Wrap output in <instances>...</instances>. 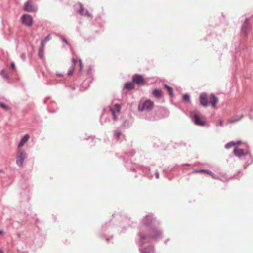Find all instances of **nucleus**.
I'll return each mask as SVG.
<instances>
[{
    "mask_svg": "<svg viewBox=\"0 0 253 253\" xmlns=\"http://www.w3.org/2000/svg\"><path fill=\"white\" fill-rule=\"evenodd\" d=\"M27 154L23 149L17 148L16 155V164L22 167L24 160L27 158Z\"/></svg>",
    "mask_w": 253,
    "mask_h": 253,
    "instance_id": "f257e3e1",
    "label": "nucleus"
},
{
    "mask_svg": "<svg viewBox=\"0 0 253 253\" xmlns=\"http://www.w3.org/2000/svg\"><path fill=\"white\" fill-rule=\"evenodd\" d=\"M154 106L153 102L151 101L150 100H147L145 101L144 103L140 104L138 106V109L140 111H144L147 110L149 111L151 110Z\"/></svg>",
    "mask_w": 253,
    "mask_h": 253,
    "instance_id": "f03ea898",
    "label": "nucleus"
},
{
    "mask_svg": "<svg viewBox=\"0 0 253 253\" xmlns=\"http://www.w3.org/2000/svg\"><path fill=\"white\" fill-rule=\"evenodd\" d=\"M121 110V106L118 104H116L113 107L110 108V110L113 115V119L116 121L118 119L117 114H119Z\"/></svg>",
    "mask_w": 253,
    "mask_h": 253,
    "instance_id": "7ed1b4c3",
    "label": "nucleus"
},
{
    "mask_svg": "<svg viewBox=\"0 0 253 253\" xmlns=\"http://www.w3.org/2000/svg\"><path fill=\"white\" fill-rule=\"evenodd\" d=\"M133 82L139 85H142L145 84L144 78L142 75L135 74L132 77Z\"/></svg>",
    "mask_w": 253,
    "mask_h": 253,
    "instance_id": "20e7f679",
    "label": "nucleus"
},
{
    "mask_svg": "<svg viewBox=\"0 0 253 253\" xmlns=\"http://www.w3.org/2000/svg\"><path fill=\"white\" fill-rule=\"evenodd\" d=\"M24 10L25 11L32 12L36 10V7L31 0H28L24 5Z\"/></svg>",
    "mask_w": 253,
    "mask_h": 253,
    "instance_id": "39448f33",
    "label": "nucleus"
},
{
    "mask_svg": "<svg viewBox=\"0 0 253 253\" xmlns=\"http://www.w3.org/2000/svg\"><path fill=\"white\" fill-rule=\"evenodd\" d=\"M22 23L25 25L31 26L33 24V18L29 14H24L21 17Z\"/></svg>",
    "mask_w": 253,
    "mask_h": 253,
    "instance_id": "423d86ee",
    "label": "nucleus"
},
{
    "mask_svg": "<svg viewBox=\"0 0 253 253\" xmlns=\"http://www.w3.org/2000/svg\"><path fill=\"white\" fill-rule=\"evenodd\" d=\"M193 115V121L194 123L199 126H205L206 122L205 120L201 119L197 114L192 113L191 116Z\"/></svg>",
    "mask_w": 253,
    "mask_h": 253,
    "instance_id": "0eeeda50",
    "label": "nucleus"
},
{
    "mask_svg": "<svg viewBox=\"0 0 253 253\" xmlns=\"http://www.w3.org/2000/svg\"><path fill=\"white\" fill-rule=\"evenodd\" d=\"M198 173H202L208 174L211 175L214 179H218V177L215 175L214 173H213L211 171L209 170L205 169H200V170H195L192 171L191 174H196Z\"/></svg>",
    "mask_w": 253,
    "mask_h": 253,
    "instance_id": "6e6552de",
    "label": "nucleus"
},
{
    "mask_svg": "<svg viewBox=\"0 0 253 253\" xmlns=\"http://www.w3.org/2000/svg\"><path fill=\"white\" fill-rule=\"evenodd\" d=\"M209 98L207 97V95L205 93H201L199 96V101L200 104L206 107L208 104V100Z\"/></svg>",
    "mask_w": 253,
    "mask_h": 253,
    "instance_id": "1a4fd4ad",
    "label": "nucleus"
},
{
    "mask_svg": "<svg viewBox=\"0 0 253 253\" xmlns=\"http://www.w3.org/2000/svg\"><path fill=\"white\" fill-rule=\"evenodd\" d=\"M209 103L213 107L215 108L216 104L218 102V99L214 95L211 94L209 97Z\"/></svg>",
    "mask_w": 253,
    "mask_h": 253,
    "instance_id": "9d476101",
    "label": "nucleus"
},
{
    "mask_svg": "<svg viewBox=\"0 0 253 253\" xmlns=\"http://www.w3.org/2000/svg\"><path fill=\"white\" fill-rule=\"evenodd\" d=\"M30 139V136L28 134L25 135L21 139L18 144V148L22 149V147Z\"/></svg>",
    "mask_w": 253,
    "mask_h": 253,
    "instance_id": "9b49d317",
    "label": "nucleus"
},
{
    "mask_svg": "<svg viewBox=\"0 0 253 253\" xmlns=\"http://www.w3.org/2000/svg\"><path fill=\"white\" fill-rule=\"evenodd\" d=\"M234 155L240 157L241 156H244L246 154V153L243 149H234Z\"/></svg>",
    "mask_w": 253,
    "mask_h": 253,
    "instance_id": "f8f14e48",
    "label": "nucleus"
},
{
    "mask_svg": "<svg viewBox=\"0 0 253 253\" xmlns=\"http://www.w3.org/2000/svg\"><path fill=\"white\" fill-rule=\"evenodd\" d=\"M152 94L154 96L157 98H159L162 96V91L160 89H155L153 90Z\"/></svg>",
    "mask_w": 253,
    "mask_h": 253,
    "instance_id": "ddd939ff",
    "label": "nucleus"
},
{
    "mask_svg": "<svg viewBox=\"0 0 253 253\" xmlns=\"http://www.w3.org/2000/svg\"><path fill=\"white\" fill-rule=\"evenodd\" d=\"M80 13L81 15H84V16H87L88 17H92V15L88 12V11L84 8L82 6H81L80 7Z\"/></svg>",
    "mask_w": 253,
    "mask_h": 253,
    "instance_id": "4468645a",
    "label": "nucleus"
},
{
    "mask_svg": "<svg viewBox=\"0 0 253 253\" xmlns=\"http://www.w3.org/2000/svg\"><path fill=\"white\" fill-rule=\"evenodd\" d=\"M153 221V218L151 216H147L145 217V218L144 219V222L145 224L148 225L152 223Z\"/></svg>",
    "mask_w": 253,
    "mask_h": 253,
    "instance_id": "2eb2a0df",
    "label": "nucleus"
},
{
    "mask_svg": "<svg viewBox=\"0 0 253 253\" xmlns=\"http://www.w3.org/2000/svg\"><path fill=\"white\" fill-rule=\"evenodd\" d=\"M250 29V26L249 25V23L247 21L244 24V25L242 27V31L244 33H246L248 30Z\"/></svg>",
    "mask_w": 253,
    "mask_h": 253,
    "instance_id": "dca6fc26",
    "label": "nucleus"
},
{
    "mask_svg": "<svg viewBox=\"0 0 253 253\" xmlns=\"http://www.w3.org/2000/svg\"><path fill=\"white\" fill-rule=\"evenodd\" d=\"M125 87L128 90H132L134 87V85L133 83H127L125 84Z\"/></svg>",
    "mask_w": 253,
    "mask_h": 253,
    "instance_id": "f3484780",
    "label": "nucleus"
},
{
    "mask_svg": "<svg viewBox=\"0 0 253 253\" xmlns=\"http://www.w3.org/2000/svg\"><path fill=\"white\" fill-rule=\"evenodd\" d=\"M154 249L151 247H148L144 249L143 253H153Z\"/></svg>",
    "mask_w": 253,
    "mask_h": 253,
    "instance_id": "a211bd4d",
    "label": "nucleus"
},
{
    "mask_svg": "<svg viewBox=\"0 0 253 253\" xmlns=\"http://www.w3.org/2000/svg\"><path fill=\"white\" fill-rule=\"evenodd\" d=\"M51 39V37L50 35H48L41 42V46H42V47H44V44L45 42L50 40Z\"/></svg>",
    "mask_w": 253,
    "mask_h": 253,
    "instance_id": "6ab92c4d",
    "label": "nucleus"
},
{
    "mask_svg": "<svg viewBox=\"0 0 253 253\" xmlns=\"http://www.w3.org/2000/svg\"><path fill=\"white\" fill-rule=\"evenodd\" d=\"M0 107L5 111H8L10 109V108L9 106L2 102H0Z\"/></svg>",
    "mask_w": 253,
    "mask_h": 253,
    "instance_id": "aec40b11",
    "label": "nucleus"
},
{
    "mask_svg": "<svg viewBox=\"0 0 253 253\" xmlns=\"http://www.w3.org/2000/svg\"><path fill=\"white\" fill-rule=\"evenodd\" d=\"M236 144L235 142H230L226 144L225 147L226 149H229L232 147L235 146Z\"/></svg>",
    "mask_w": 253,
    "mask_h": 253,
    "instance_id": "412c9836",
    "label": "nucleus"
},
{
    "mask_svg": "<svg viewBox=\"0 0 253 253\" xmlns=\"http://www.w3.org/2000/svg\"><path fill=\"white\" fill-rule=\"evenodd\" d=\"M165 87L168 89V91L169 92V95L171 96H173V94L172 88L166 84L165 85Z\"/></svg>",
    "mask_w": 253,
    "mask_h": 253,
    "instance_id": "4be33fe9",
    "label": "nucleus"
},
{
    "mask_svg": "<svg viewBox=\"0 0 253 253\" xmlns=\"http://www.w3.org/2000/svg\"><path fill=\"white\" fill-rule=\"evenodd\" d=\"M43 48L44 47H42V46H41V48L39 51V55L41 58H42L43 56Z\"/></svg>",
    "mask_w": 253,
    "mask_h": 253,
    "instance_id": "5701e85b",
    "label": "nucleus"
},
{
    "mask_svg": "<svg viewBox=\"0 0 253 253\" xmlns=\"http://www.w3.org/2000/svg\"><path fill=\"white\" fill-rule=\"evenodd\" d=\"M161 235L160 232L158 231H156V234L152 235V238L154 239H156L158 237Z\"/></svg>",
    "mask_w": 253,
    "mask_h": 253,
    "instance_id": "b1692460",
    "label": "nucleus"
},
{
    "mask_svg": "<svg viewBox=\"0 0 253 253\" xmlns=\"http://www.w3.org/2000/svg\"><path fill=\"white\" fill-rule=\"evenodd\" d=\"M71 68H71V70H70L68 71V73H67V75H68V76H72V75H73V74L74 72V69H75V68H73V67H71Z\"/></svg>",
    "mask_w": 253,
    "mask_h": 253,
    "instance_id": "393cba45",
    "label": "nucleus"
},
{
    "mask_svg": "<svg viewBox=\"0 0 253 253\" xmlns=\"http://www.w3.org/2000/svg\"><path fill=\"white\" fill-rule=\"evenodd\" d=\"M122 135V133L120 131H116L115 133V135L117 139H119Z\"/></svg>",
    "mask_w": 253,
    "mask_h": 253,
    "instance_id": "a878e982",
    "label": "nucleus"
},
{
    "mask_svg": "<svg viewBox=\"0 0 253 253\" xmlns=\"http://www.w3.org/2000/svg\"><path fill=\"white\" fill-rule=\"evenodd\" d=\"M0 74L3 77L7 78V75L6 71L5 70H2L1 71Z\"/></svg>",
    "mask_w": 253,
    "mask_h": 253,
    "instance_id": "bb28decb",
    "label": "nucleus"
},
{
    "mask_svg": "<svg viewBox=\"0 0 253 253\" xmlns=\"http://www.w3.org/2000/svg\"><path fill=\"white\" fill-rule=\"evenodd\" d=\"M77 63V60L75 59H72V67L73 68H75L76 63Z\"/></svg>",
    "mask_w": 253,
    "mask_h": 253,
    "instance_id": "cd10ccee",
    "label": "nucleus"
},
{
    "mask_svg": "<svg viewBox=\"0 0 253 253\" xmlns=\"http://www.w3.org/2000/svg\"><path fill=\"white\" fill-rule=\"evenodd\" d=\"M183 99L184 101H189V99H190V97H189V96L187 94H185L183 96Z\"/></svg>",
    "mask_w": 253,
    "mask_h": 253,
    "instance_id": "c85d7f7f",
    "label": "nucleus"
},
{
    "mask_svg": "<svg viewBox=\"0 0 253 253\" xmlns=\"http://www.w3.org/2000/svg\"><path fill=\"white\" fill-rule=\"evenodd\" d=\"M79 63H80V71H82L83 69V65L82 62V61L81 60H79Z\"/></svg>",
    "mask_w": 253,
    "mask_h": 253,
    "instance_id": "c756f323",
    "label": "nucleus"
},
{
    "mask_svg": "<svg viewBox=\"0 0 253 253\" xmlns=\"http://www.w3.org/2000/svg\"><path fill=\"white\" fill-rule=\"evenodd\" d=\"M11 67L13 70H15L16 69V67L14 63L13 62L11 64Z\"/></svg>",
    "mask_w": 253,
    "mask_h": 253,
    "instance_id": "7c9ffc66",
    "label": "nucleus"
},
{
    "mask_svg": "<svg viewBox=\"0 0 253 253\" xmlns=\"http://www.w3.org/2000/svg\"><path fill=\"white\" fill-rule=\"evenodd\" d=\"M219 124L220 126H222L223 124V121L222 120H219Z\"/></svg>",
    "mask_w": 253,
    "mask_h": 253,
    "instance_id": "2f4dec72",
    "label": "nucleus"
},
{
    "mask_svg": "<svg viewBox=\"0 0 253 253\" xmlns=\"http://www.w3.org/2000/svg\"><path fill=\"white\" fill-rule=\"evenodd\" d=\"M236 143V145H240L241 143H242V142L241 141H237V142H235Z\"/></svg>",
    "mask_w": 253,
    "mask_h": 253,
    "instance_id": "473e14b6",
    "label": "nucleus"
},
{
    "mask_svg": "<svg viewBox=\"0 0 253 253\" xmlns=\"http://www.w3.org/2000/svg\"><path fill=\"white\" fill-rule=\"evenodd\" d=\"M63 41L65 42L66 44H68L67 41L65 38H63Z\"/></svg>",
    "mask_w": 253,
    "mask_h": 253,
    "instance_id": "72a5a7b5",
    "label": "nucleus"
},
{
    "mask_svg": "<svg viewBox=\"0 0 253 253\" xmlns=\"http://www.w3.org/2000/svg\"><path fill=\"white\" fill-rule=\"evenodd\" d=\"M4 233L3 230H0V235H2Z\"/></svg>",
    "mask_w": 253,
    "mask_h": 253,
    "instance_id": "f704fd0d",
    "label": "nucleus"
},
{
    "mask_svg": "<svg viewBox=\"0 0 253 253\" xmlns=\"http://www.w3.org/2000/svg\"><path fill=\"white\" fill-rule=\"evenodd\" d=\"M0 253H4V252L2 250L0 249Z\"/></svg>",
    "mask_w": 253,
    "mask_h": 253,
    "instance_id": "c9c22d12",
    "label": "nucleus"
},
{
    "mask_svg": "<svg viewBox=\"0 0 253 253\" xmlns=\"http://www.w3.org/2000/svg\"><path fill=\"white\" fill-rule=\"evenodd\" d=\"M0 172L3 173L4 171H3V170L2 169H0Z\"/></svg>",
    "mask_w": 253,
    "mask_h": 253,
    "instance_id": "e433bc0d",
    "label": "nucleus"
},
{
    "mask_svg": "<svg viewBox=\"0 0 253 253\" xmlns=\"http://www.w3.org/2000/svg\"><path fill=\"white\" fill-rule=\"evenodd\" d=\"M156 177H157V178H159V174H157V175H156Z\"/></svg>",
    "mask_w": 253,
    "mask_h": 253,
    "instance_id": "4c0bfd02",
    "label": "nucleus"
},
{
    "mask_svg": "<svg viewBox=\"0 0 253 253\" xmlns=\"http://www.w3.org/2000/svg\"><path fill=\"white\" fill-rule=\"evenodd\" d=\"M57 75L59 76H62V74H57Z\"/></svg>",
    "mask_w": 253,
    "mask_h": 253,
    "instance_id": "58836bf2",
    "label": "nucleus"
},
{
    "mask_svg": "<svg viewBox=\"0 0 253 253\" xmlns=\"http://www.w3.org/2000/svg\"><path fill=\"white\" fill-rule=\"evenodd\" d=\"M22 57H23V58H25V55L24 54H23V56H22Z\"/></svg>",
    "mask_w": 253,
    "mask_h": 253,
    "instance_id": "ea45409f",
    "label": "nucleus"
},
{
    "mask_svg": "<svg viewBox=\"0 0 253 253\" xmlns=\"http://www.w3.org/2000/svg\"><path fill=\"white\" fill-rule=\"evenodd\" d=\"M22 57H23V58H25V55L24 54H23V56H22Z\"/></svg>",
    "mask_w": 253,
    "mask_h": 253,
    "instance_id": "a19ab883",
    "label": "nucleus"
}]
</instances>
